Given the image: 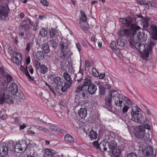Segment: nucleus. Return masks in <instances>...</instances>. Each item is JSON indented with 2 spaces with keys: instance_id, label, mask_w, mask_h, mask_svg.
Returning a JSON list of instances; mask_svg holds the SVG:
<instances>
[{
  "instance_id": "nucleus-56",
  "label": "nucleus",
  "mask_w": 157,
  "mask_h": 157,
  "mask_svg": "<svg viewBox=\"0 0 157 157\" xmlns=\"http://www.w3.org/2000/svg\"><path fill=\"white\" fill-rule=\"evenodd\" d=\"M138 2L139 4H140L141 5H149L148 2H146V3H144V1H143L142 0H138Z\"/></svg>"
},
{
  "instance_id": "nucleus-27",
  "label": "nucleus",
  "mask_w": 157,
  "mask_h": 157,
  "mask_svg": "<svg viewBox=\"0 0 157 157\" xmlns=\"http://www.w3.org/2000/svg\"><path fill=\"white\" fill-rule=\"evenodd\" d=\"M50 35L52 38H56L59 36L58 31L55 29H52L50 31Z\"/></svg>"
},
{
  "instance_id": "nucleus-45",
  "label": "nucleus",
  "mask_w": 157,
  "mask_h": 157,
  "mask_svg": "<svg viewBox=\"0 0 157 157\" xmlns=\"http://www.w3.org/2000/svg\"><path fill=\"white\" fill-rule=\"evenodd\" d=\"M124 35H125L127 36H129L131 34V35L133 34H132L131 33V30L129 29H124ZM131 35H130V36Z\"/></svg>"
},
{
  "instance_id": "nucleus-37",
  "label": "nucleus",
  "mask_w": 157,
  "mask_h": 157,
  "mask_svg": "<svg viewBox=\"0 0 157 157\" xmlns=\"http://www.w3.org/2000/svg\"><path fill=\"white\" fill-rule=\"evenodd\" d=\"M64 139L66 141L70 143H72L74 141V139L72 137L68 134L64 136Z\"/></svg>"
},
{
  "instance_id": "nucleus-42",
  "label": "nucleus",
  "mask_w": 157,
  "mask_h": 157,
  "mask_svg": "<svg viewBox=\"0 0 157 157\" xmlns=\"http://www.w3.org/2000/svg\"><path fill=\"white\" fill-rule=\"evenodd\" d=\"M80 13L81 15V17H80L81 20L83 22H86V16L85 15L83 11H81Z\"/></svg>"
},
{
  "instance_id": "nucleus-60",
  "label": "nucleus",
  "mask_w": 157,
  "mask_h": 157,
  "mask_svg": "<svg viewBox=\"0 0 157 157\" xmlns=\"http://www.w3.org/2000/svg\"><path fill=\"white\" fill-rule=\"evenodd\" d=\"M57 127L54 126H52L50 127L49 129L52 131L56 132V130H57Z\"/></svg>"
},
{
  "instance_id": "nucleus-24",
  "label": "nucleus",
  "mask_w": 157,
  "mask_h": 157,
  "mask_svg": "<svg viewBox=\"0 0 157 157\" xmlns=\"http://www.w3.org/2000/svg\"><path fill=\"white\" fill-rule=\"evenodd\" d=\"M44 152L46 156L50 157H52L56 153V151L55 150L50 148H46L44 151Z\"/></svg>"
},
{
  "instance_id": "nucleus-6",
  "label": "nucleus",
  "mask_w": 157,
  "mask_h": 157,
  "mask_svg": "<svg viewBox=\"0 0 157 157\" xmlns=\"http://www.w3.org/2000/svg\"><path fill=\"white\" fill-rule=\"evenodd\" d=\"M10 11L8 5L5 3L0 8V20L6 21Z\"/></svg>"
},
{
  "instance_id": "nucleus-26",
  "label": "nucleus",
  "mask_w": 157,
  "mask_h": 157,
  "mask_svg": "<svg viewBox=\"0 0 157 157\" xmlns=\"http://www.w3.org/2000/svg\"><path fill=\"white\" fill-rule=\"evenodd\" d=\"M20 69L21 71H23L24 73H25V75L28 77L30 79V80H34V78L31 76L28 72L27 68V66H26L25 68H24V67L22 66Z\"/></svg>"
},
{
  "instance_id": "nucleus-25",
  "label": "nucleus",
  "mask_w": 157,
  "mask_h": 157,
  "mask_svg": "<svg viewBox=\"0 0 157 157\" xmlns=\"http://www.w3.org/2000/svg\"><path fill=\"white\" fill-rule=\"evenodd\" d=\"M97 85L98 86L100 94L101 95H104L105 94V90L104 86L100 82H98Z\"/></svg>"
},
{
  "instance_id": "nucleus-32",
  "label": "nucleus",
  "mask_w": 157,
  "mask_h": 157,
  "mask_svg": "<svg viewBox=\"0 0 157 157\" xmlns=\"http://www.w3.org/2000/svg\"><path fill=\"white\" fill-rule=\"evenodd\" d=\"M19 142L20 141H19L18 144L14 146V150L16 152L21 153L22 152V149L21 144L19 143Z\"/></svg>"
},
{
  "instance_id": "nucleus-61",
  "label": "nucleus",
  "mask_w": 157,
  "mask_h": 157,
  "mask_svg": "<svg viewBox=\"0 0 157 157\" xmlns=\"http://www.w3.org/2000/svg\"><path fill=\"white\" fill-rule=\"evenodd\" d=\"M67 88H68V87L65 85L61 87V90L62 92H65L67 91Z\"/></svg>"
},
{
  "instance_id": "nucleus-8",
  "label": "nucleus",
  "mask_w": 157,
  "mask_h": 157,
  "mask_svg": "<svg viewBox=\"0 0 157 157\" xmlns=\"http://www.w3.org/2000/svg\"><path fill=\"white\" fill-rule=\"evenodd\" d=\"M84 87L82 84H80L77 87L75 92L77 93H80L81 92L80 94L82 98L85 99H86V95L87 94V92L86 90L84 89Z\"/></svg>"
},
{
  "instance_id": "nucleus-47",
  "label": "nucleus",
  "mask_w": 157,
  "mask_h": 157,
  "mask_svg": "<svg viewBox=\"0 0 157 157\" xmlns=\"http://www.w3.org/2000/svg\"><path fill=\"white\" fill-rule=\"evenodd\" d=\"M118 34L119 35V38H122L123 37L124 35V29L119 31Z\"/></svg>"
},
{
  "instance_id": "nucleus-17",
  "label": "nucleus",
  "mask_w": 157,
  "mask_h": 157,
  "mask_svg": "<svg viewBox=\"0 0 157 157\" xmlns=\"http://www.w3.org/2000/svg\"><path fill=\"white\" fill-rule=\"evenodd\" d=\"M18 87L17 85L13 83L10 85L9 87V92L11 93V94L15 95L18 93Z\"/></svg>"
},
{
  "instance_id": "nucleus-51",
  "label": "nucleus",
  "mask_w": 157,
  "mask_h": 157,
  "mask_svg": "<svg viewBox=\"0 0 157 157\" xmlns=\"http://www.w3.org/2000/svg\"><path fill=\"white\" fill-rule=\"evenodd\" d=\"M24 21L26 22V23H28L32 25L35 26V25H33V22H32L30 19L26 18Z\"/></svg>"
},
{
  "instance_id": "nucleus-48",
  "label": "nucleus",
  "mask_w": 157,
  "mask_h": 157,
  "mask_svg": "<svg viewBox=\"0 0 157 157\" xmlns=\"http://www.w3.org/2000/svg\"><path fill=\"white\" fill-rule=\"evenodd\" d=\"M32 46V45L30 42H27L26 47L25 48V50L28 52H29Z\"/></svg>"
},
{
  "instance_id": "nucleus-63",
  "label": "nucleus",
  "mask_w": 157,
  "mask_h": 157,
  "mask_svg": "<svg viewBox=\"0 0 157 157\" xmlns=\"http://www.w3.org/2000/svg\"><path fill=\"white\" fill-rule=\"evenodd\" d=\"M105 75V73H101L98 76L99 78L100 79H102L104 78Z\"/></svg>"
},
{
  "instance_id": "nucleus-49",
  "label": "nucleus",
  "mask_w": 157,
  "mask_h": 157,
  "mask_svg": "<svg viewBox=\"0 0 157 157\" xmlns=\"http://www.w3.org/2000/svg\"><path fill=\"white\" fill-rule=\"evenodd\" d=\"M80 28L86 33H87V32L88 31V28L86 27L84 25H81Z\"/></svg>"
},
{
  "instance_id": "nucleus-22",
  "label": "nucleus",
  "mask_w": 157,
  "mask_h": 157,
  "mask_svg": "<svg viewBox=\"0 0 157 157\" xmlns=\"http://www.w3.org/2000/svg\"><path fill=\"white\" fill-rule=\"evenodd\" d=\"M8 147L5 146L0 147V155L1 157H8L6 156L8 154Z\"/></svg>"
},
{
  "instance_id": "nucleus-33",
  "label": "nucleus",
  "mask_w": 157,
  "mask_h": 157,
  "mask_svg": "<svg viewBox=\"0 0 157 157\" xmlns=\"http://www.w3.org/2000/svg\"><path fill=\"white\" fill-rule=\"evenodd\" d=\"M49 45L53 50H55L57 47L56 41L54 39L50 41Z\"/></svg>"
},
{
  "instance_id": "nucleus-58",
  "label": "nucleus",
  "mask_w": 157,
  "mask_h": 157,
  "mask_svg": "<svg viewBox=\"0 0 157 157\" xmlns=\"http://www.w3.org/2000/svg\"><path fill=\"white\" fill-rule=\"evenodd\" d=\"M84 71L83 70L81 69V67H80V70L79 71V73L78 74V75L83 77V75Z\"/></svg>"
},
{
  "instance_id": "nucleus-31",
  "label": "nucleus",
  "mask_w": 157,
  "mask_h": 157,
  "mask_svg": "<svg viewBox=\"0 0 157 157\" xmlns=\"http://www.w3.org/2000/svg\"><path fill=\"white\" fill-rule=\"evenodd\" d=\"M112 153L115 157H120L121 155L120 150L118 147L113 149L112 150Z\"/></svg>"
},
{
  "instance_id": "nucleus-44",
  "label": "nucleus",
  "mask_w": 157,
  "mask_h": 157,
  "mask_svg": "<svg viewBox=\"0 0 157 157\" xmlns=\"http://www.w3.org/2000/svg\"><path fill=\"white\" fill-rule=\"evenodd\" d=\"M20 27H21L24 28V30L26 31L27 30V28H29V25H28L26 23V22L25 21H23V24H21L20 25Z\"/></svg>"
},
{
  "instance_id": "nucleus-10",
  "label": "nucleus",
  "mask_w": 157,
  "mask_h": 157,
  "mask_svg": "<svg viewBox=\"0 0 157 157\" xmlns=\"http://www.w3.org/2000/svg\"><path fill=\"white\" fill-rule=\"evenodd\" d=\"M6 79H7V83H6V85H7V84L10 83L12 80L13 77L11 75L8 74L1 78V80H0V84H1V85H0V87H1L2 88V86L3 87L4 85H5L6 82Z\"/></svg>"
},
{
  "instance_id": "nucleus-62",
  "label": "nucleus",
  "mask_w": 157,
  "mask_h": 157,
  "mask_svg": "<svg viewBox=\"0 0 157 157\" xmlns=\"http://www.w3.org/2000/svg\"><path fill=\"white\" fill-rule=\"evenodd\" d=\"M28 68L30 73L32 74H33L34 72V70L32 66L31 65L29 66Z\"/></svg>"
},
{
  "instance_id": "nucleus-28",
  "label": "nucleus",
  "mask_w": 157,
  "mask_h": 157,
  "mask_svg": "<svg viewBox=\"0 0 157 157\" xmlns=\"http://www.w3.org/2000/svg\"><path fill=\"white\" fill-rule=\"evenodd\" d=\"M84 80L83 83L82 84L84 87L88 86L89 85L93 83L91 80V77L90 76L88 75L86 76Z\"/></svg>"
},
{
  "instance_id": "nucleus-64",
  "label": "nucleus",
  "mask_w": 157,
  "mask_h": 157,
  "mask_svg": "<svg viewBox=\"0 0 157 157\" xmlns=\"http://www.w3.org/2000/svg\"><path fill=\"white\" fill-rule=\"evenodd\" d=\"M136 16L138 18H140V21H141L142 20H143L144 18L141 14H137Z\"/></svg>"
},
{
  "instance_id": "nucleus-55",
  "label": "nucleus",
  "mask_w": 157,
  "mask_h": 157,
  "mask_svg": "<svg viewBox=\"0 0 157 157\" xmlns=\"http://www.w3.org/2000/svg\"><path fill=\"white\" fill-rule=\"evenodd\" d=\"M92 144L94 147L95 148L97 149L99 148V144L98 143V141H95L93 142Z\"/></svg>"
},
{
  "instance_id": "nucleus-14",
  "label": "nucleus",
  "mask_w": 157,
  "mask_h": 157,
  "mask_svg": "<svg viewBox=\"0 0 157 157\" xmlns=\"http://www.w3.org/2000/svg\"><path fill=\"white\" fill-rule=\"evenodd\" d=\"M108 140L109 141V140H111L109 142V151L113 150L118 147L117 143L113 140V138L111 136H108Z\"/></svg>"
},
{
  "instance_id": "nucleus-11",
  "label": "nucleus",
  "mask_w": 157,
  "mask_h": 157,
  "mask_svg": "<svg viewBox=\"0 0 157 157\" xmlns=\"http://www.w3.org/2000/svg\"><path fill=\"white\" fill-rule=\"evenodd\" d=\"M63 76L65 80L67 81V82L65 83L64 85L67 86L68 88H70L72 83L70 75L68 73L64 72L63 74Z\"/></svg>"
},
{
  "instance_id": "nucleus-12",
  "label": "nucleus",
  "mask_w": 157,
  "mask_h": 157,
  "mask_svg": "<svg viewBox=\"0 0 157 157\" xmlns=\"http://www.w3.org/2000/svg\"><path fill=\"white\" fill-rule=\"evenodd\" d=\"M72 54V52L70 50L60 52L59 53L60 57L63 60H67L70 57Z\"/></svg>"
},
{
  "instance_id": "nucleus-34",
  "label": "nucleus",
  "mask_w": 157,
  "mask_h": 157,
  "mask_svg": "<svg viewBox=\"0 0 157 157\" xmlns=\"http://www.w3.org/2000/svg\"><path fill=\"white\" fill-rule=\"evenodd\" d=\"M39 33L40 36L45 37L47 36L48 32L45 29L42 28L40 30Z\"/></svg>"
},
{
  "instance_id": "nucleus-16",
  "label": "nucleus",
  "mask_w": 157,
  "mask_h": 157,
  "mask_svg": "<svg viewBox=\"0 0 157 157\" xmlns=\"http://www.w3.org/2000/svg\"><path fill=\"white\" fill-rule=\"evenodd\" d=\"M59 49L60 52H62L69 50L70 48L68 43L60 42L59 45Z\"/></svg>"
},
{
  "instance_id": "nucleus-35",
  "label": "nucleus",
  "mask_w": 157,
  "mask_h": 157,
  "mask_svg": "<svg viewBox=\"0 0 157 157\" xmlns=\"http://www.w3.org/2000/svg\"><path fill=\"white\" fill-rule=\"evenodd\" d=\"M42 48L43 50L45 53H48L50 50L48 45L46 43L42 45Z\"/></svg>"
},
{
  "instance_id": "nucleus-3",
  "label": "nucleus",
  "mask_w": 157,
  "mask_h": 157,
  "mask_svg": "<svg viewBox=\"0 0 157 157\" xmlns=\"http://www.w3.org/2000/svg\"><path fill=\"white\" fill-rule=\"evenodd\" d=\"M134 46L132 48L135 47L140 53L141 57L144 59L146 60L147 58L149 57V54H151L152 52V48L155 46V43L154 42H151L147 45L146 48L145 49V46L143 44H141L139 42L133 43Z\"/></svg>"
},
{
  "instance_id": "nucleus-30",
  "label": "nucleus",
  "mask_w": 157,
  "mask_h": 157,
  "mask_svg": "<svg viewBox=\"0 0 157 157\" xmlns=\"http://www.w3.org/2000/svg\"><path fill=\"white\" fill-rule=\"evenodd\" d=\"M90 138L91 140H95L97 138L98 134L97 132L93 129H91L90 132V134L88 135Z\"/></svg>"
},
{
  "instance_id": "nucleus-13",
  "label": "nucleus",
  "mask_w": 157,
  "mask_h": 157,
  "mask_svg": "<svg viewBox=\"0 0 157 157\" xmlns=\"http://www.w3.org/2000/svg\"><path fill=\"white\" fill-rule=\"evenodd\" d=\"M119 21L122 24L128 27L132 24L131 23L132 21V18L130 17H127L126 19L121 18Z\"/></svg>"
},
{
  "instance_id": "nucleus-57",
  "label": "nucleus",
  "mask_w": 157,
  "mask_h": 157,
  "mask_svg": "<svg viewBox=\"0 0 157 157\" xmlns=\"http://www.w3.org/2000/svg\"><path fill=\"white\" fill-rule=\"evenodd\" d=\"M149 4H150L151 6L152 7H154L155 8H157V5L156 3L154 2L153 1H151L148 3Z\"/></svg>"
},
{
  "instance_id": "nucleus-19",
  "label": "nucleus",
  "mask_w": 157,
  "mask_h": 157,
  "mask_svg": "<svg viewBox=\"0 0 157 157\" xmlns=\"http://www.w3.org/2000/svg\"><path fill=\"white\" fill-rule=\"evenodd\" d=\"M109 145V141L106 140L101 141L99 143V149L101 152H104L106 151V146H108Z\"/></svg>"
},
{
  "instance_id": "nucleus-21",
  "label": "nucleus",
  "mask_w": 157,
  "mask_h": 157,
  "mask_svg": "<svg viewBox=\"0 0 157 157\" xmlns=\"http://www.w3.org/2000/svg\"><path fill=\"white\" fill-rule=\"evenodd\" d=\"M151 28L152 32V38L155 40H157V26L152 25L151 26Z\"/></svg>"
},
{
  "instance_id": "nucleus-23",
  "label": "nucleus",
  "mask_w": 157,
  "mask_h": 157,
  "mask_svg": "<svg viewBox=\"0 0 157 157\" xmlns=\"http://www.w3.org/2000/svg\"><path fill=\"white\" fill-rule=\"evenodd\" d=\"M53 82L55 84L56 86H61L63 84L62 79L60 77H56L53 78Z\"/></svg>"
},
{
  "instance_id": "nucleus-50",
  "label": "nucleus",
  "mask_w": 157,
  "mask_h": 157,
  "mask_svg": "<svg viewBox=\"0 0 157 157\" xmlns=\"http://www.w3.org/2000/svg\"><path fill=\"white\" fill-rule=\"evenodd\" d=\"M92 73L93 75L95 77H98L99 75V73L95 69L93 68L92 69Z\"/></svg>"
},
{
  "instance_id": "nucleus-4",
  "label": "nucleus",
  "mask_w": 157,
  "mask_h": 157,
  "mask_svg": "<svg viewBox=\"0 0 157 157\" xmlns=\"http://www.w3.org/2000/svg\"><path fill=\"white\" fill-rule=\"evenodd\" d=\"M8 91L7 88L6 87L2 89L0 87V104H2L6 102L9 104L13 103V97L8 94Z\"/></svg>"
},
{
  "instance_id": "nucleus-40",
  "label": "nucleus",
  "mask_w": 157,
  "mask_h": 157,
  "mask_svg": "<svg viewBox=\"0 0 157 157\" xmlns=\"http://www.w3.org/2000/svg\"><path fill=\"white\" fill-rule=\"evenodd\" d=\"M110 46L111 49L113 50H116L117 52H118L119 51V50L118 49H117V47L116 46V42L114 41H113L111 42Z\"/></svg>"
},
{
  "instance_id": "nucleus-15",
  "label": "nucleus",
  "mask_w": 157,
  "mask_h": 157,
  "mask_svg": "<svg viewBox=\"0 0 157 157\" xmlns=\"http://www.w3.org/2000/svg\"><path fill=\"white\" fill-rule=\"evenodd\" d=\"M131 115L132 116V120L136 122H139L141 121V115H140L139 113L136 112H134L133 109H132L131 112Z\"/></svg>"
},
{
  "instance_id": "nucleus-2",
  "label": "nucleus",
  "mask_w": 157,
  "mask_h": 157,
  "mask_svg": "<svg viewBox=\"0 0 157 157\" xmlns=\"http://www.w3.org/2000/svg\"><path fill=\"white\" fill-rule=\"evenodd\" d=\"M130 28L132 31L133 34L130 36V40H129L130 46L132 47L134 46L133 43L142 41L144 42L147 39V36L145 33L144 30L140 31L137 33L140 28L136 24H132Z\"/></svg>"
},
{
  "instance_id": "nucleus-39",
  "label": "nucleus",
  "mask_w": 157,
  "mask_h": 157,
  "mask_svg": "<svg viewBox=\"0 0 157 157\" xmlns=\"http://www.w3.org/2000/svg\"><path fill=\"white\" fill-rule=\"evenodd\" d=\"M40 69V73L44 74L46 72L48 68L44 65L42 64Z\"/></svg>"
},
{
  "instance_id": "nucleus-53",
  "label": "nucleus",
  "mask_w": 157,
  "mask_h": 157,
  "mask_svg": "<svg viewBox=\"0 0 157 157\" xmlns=\"http://www.w3.org/2000/svg\"><path fill=\"white\" fill-rule=\"evenodd\" d=\"M41 3L44 6H48V2L46 0H41L40 1Z\"/></svg>"
},
{
  "instance_id": "nucleus-9",
  "label": "nucleus",
  "mask_w": 157,
  "mask_h": 157,
  "mask_svg": "<svg viewBox=\"0 0 157 157\" xmlns=\"http://www.w3.org/2000/svg\"><path fill=\"white\" fill-rule=\"evenodd\" d=\"M143 154L145 156H150L153 153V150L151 147L147 145L143 147L142 150Z\"/></svg>"
},
{
  "instance_id": "nucleus-52",
  "label": "nucleus",
  "mask_w": 157,
  "mask_h": 157,
  "mask_svg": "<svg viewBox=\"0 0 157 157\" xmlns=\"http://www.w3.org/2000/svg\"><path fill=\"white\" fill-rule=\"evenodd\" d=\"M126 157H137V156L135 153L132 152L128 154Z\"/></svg>"
},
{
  "instance_id": "nucleus-59",
  "label": "nucleus",
  "mask_w": 157,
  "mask_h": 157,
  "mask_svg": "<svg viewBox=\"0 0 157 157\" xmlns=\"http://www.w3.org/2000/svg\"><path fill=\"white\" fill-rule=\"evenodd\" d=\"M129 109L128 107L127 106H125L122 109V112L124 113H127L128 110Z\"/></svg>"
},
{
  "instance_id": "nucleus-7",
  "label": "nucleus",
  "mask_w": 157,
  "mask_h": 157,
  "mask_svg": "<svg viewBox=\"0 0 157 157\" xmlns=\"http://www.w3.org/2000/svg\"><path fill=\"white\" fill-rule=\"evenodd\" d=\"M22 59L20 53L15 52L11 55V61L17 65L20 64Z\"/></svg>"
},
{
  "instance_id": "nucleus-18",
  "label": "nucleus",
  "mask_w": 157,
  "mask_h": 157,
  "mask_svg": "<svg viewBox=\"0 0 157 157\" xmlns=\"http://www.w3.org/2000/svg\"><path fill=\"white\" fill-rule=\"evenodd\" d=\"M97 89V86L93 83H92L88 86L86 90L87 93L91 95H93L96 93Z\"/></svg>"
},
{
  "instance_id": "nucleus-1",
  "label": "nucleus",
  "mask_w": 157,
  "mask_h": 157,
  "mask_svg": "<svg viewBox=\"0 0 157 157\" xmlns=\"http://www.w3.org/2000/svg\"><path fill=\"white\" fill-rule=\"evenodd\" d=\"M110 95L105 97V101L106 105L109 107L112 105V100L113 101L114 105L120 108L123 106L125 101L126 103L131 105L132 101L125 96L119 93L117 91L111 90L109 91Z\"/></svg>"
},
{
  "instance_id": "nucleus-54",
  "label": "nucleus",
  "mask_w": 157,
  "mask_h": 157,
  "mask_svg": "<svg viewBox=\"0 0 157 157\" xmlns=\"http://www.w3.org/2000/svg\"><path fill=\"white\" fill-rule=\"evenodd\" d=\"M91 40L93 44L95 45V43L98 40L95 38V36L93 35L91 37Z\"/></svg>"
},
{
  "instance_id": "nucleus-43",
  "label": "nucleus",
  "mask_w": 157,
  "mask_h": 157,
  "mask_svg": "<svg viewBox=\"0 0 157 157\" xmlns=\"http://www.w3.org/2000/svg\"><path fill=\"white\" fill-rule=\"evenodd\" d=\"M21 147H22V151L24 150V151H25L27 147V142L25 140L22 141L21 142Z\"/></svg>"
},
{
  "instance_id": "nucleus-36",
  "label": "nucleus",
  "mask_w": 157,
  "mask_h": 157,
  "mask_svg": "<svg viewBox=\"0 0 157 157\" xmlns=\"http://www.w3.org/2000/svg\"><path fill=\"white\" fill-rule=\"evenodd\" d=\"M125 40L124 39L123 40L122 38H119L117 40V44L120 47H124L125 45Z\"/></svg>"
},
{
  "instance_id": "nucleus-5",
  "label": "nucleus",
  "mask_w": 157,
  "mask_h": 157,
  "mask_svg": "<svg viewBox=\"0 0 157 157\" xmlns=\"http://www.w3.org/2000/svg\"><path fill=\"white\" fill-rule=\"evenodd\" d=\"M133 132L135 136L137 138L144 141L148 140V138L145 135V129L144 127L137 126L134 129Z\"/></svg>"
},
{
  "instance_id": "nucleus-20",
  "label": "nucleus",
  "mask_w": 157,
  "mask_h": 157,
  "mask_svg": "<svg viewBox=\"0 0 157 157\" xmlns=\"http://www.w3.org/2000/svg\"><path fill=\"white\" fill-rule=\"evenodd\" d=\"M78 114L82 119H84L87 115V110L85 108H81L78 112Z\"/></svg>"
},
{
  "instance_id": "nucleus-46",
  "label": "nucleus",
  "mask_w": 157,
  "mask_h": 157,
  "mask_svg": "<svg viewBox=\"0 0 157 157\" xmlns=\"http://www.w3.org/2000/svg\"><path fill=\"white\" fill-rule=\"evenodd\" d=\"M35 67L36 70H39L41 66L40 63L37 60H36L35 61Z\"/></svg>"
},
{
  "instance_id": "nucleus-29",
  "label": "nucleus",
  "mask_w": 157,
  "mask_h": 157,
  "mask_svg": "<svg viewBox=\"0 0 157 157\" xmlns=\"http://www.w3.org/2000/svg\"><path fill=\"white\" fill-rule=\"evenodd\" d=\"M35 56L36 58L38 60H42L44 57V54L42 51H38L36 52L35 53Z\"/></svg>"
},
{
  "instance_id": "nucleus-38",
  "label": "nucleus",
  "mask_w": 157,
  "mask_h": 157,
  "mask_svg": "<svg viewBox=\"0 0 157 157\" xmlns=\"http://www.w3.org/2000/svg\"><path fill=\"white\" fill-rule=\"evenodd\" d=\"M15 95L17 97V99L19 100L20 101H22L25 99V97L23 94L20 93H17Z\"/></svg>"
},
{
  "instance_id": "nucleus-41",
  "label": "nucleus",
  "mask_w": 157,
  "mask_h": 157,
  "mask_svg": "<svg viewBox=\"0 0 157 157\" xmlns=\"http://www.w3.org/2000/svg\"><path fill=\"white\" fill-rule=\"evenodd\" d=\"M143 23V26L144 28H147L148 27V22L147 19H144L141 21Z\"/></svg>"
}]
</instances>
